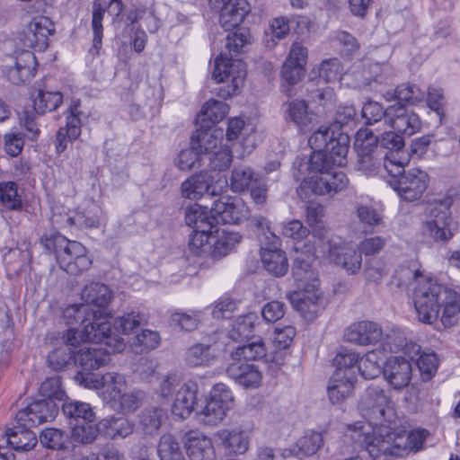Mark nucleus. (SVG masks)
Segmentation results:
<instances>
[{"label": "nucleus", "instance_id": "obj_57", "mask_svg": "<svg viewBox=\"0 0 460 460\" xmlns=\"http://www.w3.org/2000/svg\"><path fill=\"white\" fill-rule=\"evenodd\" d=\"M143 323H146L145 314L131 310L118 316L114 321V327L123 334H129L135 332Z\"/></svg>", "mask_w": 460, "mask_h": 460}, {"label": "nucleus", "instance_id": "obj_20", "mask_svg": "<svg viewBox=\"0 0 460 460\" xmlns=\"http://www.w3.org/2000/svg\"><path fill=\"white\" fill-rule=\"evenodd\" d=\"M81 299L89 306L91 312L96 313L98 316L102 315L105 321L109 322L104 310L112 299V292L108 286L99 282L86 285L82 290Z\"/></svg>", "mask_w": 460, "mask_h": 460}, {"label": "nucleus", "instance_id": "obj_45", "mask_svg": "<svg viewBox=\"0 0 460 460\" xmlns=\"http://www.w3.org/2000/svg\"><path fill=\"white\" fill-rule=\"evenodd\" d=\"M323 438L319 432L309 431L293 446L291 452L299 458L314 455L323 446Z\"/></svg>", "mask_w": 460, "mask_h": 460}, {"label": "nucleus", "instance_id": "obj_6", "mask_svg": "<svg viewBox=\"0 0 460 460\" xmlns=\"http://www.w3.org/2000/svg\"><path fill=\"white\" fill-rule=\"evenodd\" d=\"M354 146L358 159L356 169L365 175H375L385 171L384 164L390 158L398 159V154L382 150L378 145V137L367 128H360L355 137Z\"/></svg>", "mask_w": 460, "mask_h": 460}, {"label": "nucleus", "instance_id": "obj_23", "mask_svg": "<svg viewBox=\"0 0 460 460\" xmlns=\"http://www.w3.org/2000/svg\"><path fill=\"white\" fill-rule=\"evenodd\" d=\"M378 345L384 351H402L412 360L420 351V347L415 343L408 342L404 332L397 328L387 329L385 332L382 330V339Z\"/></svg>", "mask_w": 460, "mask_h": 460}, {"label": "nucleus", "instance_id": "obj_47", "mask_svg": "<svg viewBox=\"0 0 460 460\" xmlns=\"http://www.w3.org/2000/svg\"><path fill=\"white\" fill-rule=\"evenodd\" d=\"M259 179V175L252 168L247 165H239L232 171L230 187L234 192L242 193Z\"/></svg>", "mask_w": 460, "mask_h": 460}, {"label": "nucleus", "instance_id": "obj_34", "mask_svg": "<svg viewBox=\"0 0 460 460\" xmlns=\"http://www.w3.org/2000/svg\"><path fill=\"white\" fill-rule=\"evenodd\" d=\"M200 128H197L196 132L191 136V145L193 148L200 155V159L218 149L221 143L220 137L217 136V131L210 130L209 124H199Z\"/></svg>", "mask_w": 460, "mask_h": 460}, {"label": "nucleus", "instance_id": "obj_61", "mask_svg": "<svg viewBox=\"0 0 460 460\" xmlns=\"http://www.w3.org/2000/svg\"><path fill=\"white\" fill-rule=\"evenodd\" d=\"M215 232H217V229L212 232L192 231L188 243L190 252L195 255H201L210 250L211 241L216 238Z\"/></svg>", "mask_w": 460, "mask_h": 460}, {"label": "nucleus", "instance_id": "obj_50", "mask_svg": "<svg viewBox=\"0 0 460 460\" xmlns=\"http://www.w3.org/2000/svg\"><path fill=\"white\" fill-rule=\"evenodd\" d=\"M201 314V311H176L171 314L169 323L174 329L192 332L199 327Z\"/></svg>", "mask_w": 460, "mask_h": 460}, {"label": "nucleus", "instance_id": "obj_22", "mask_svg": "<svg viewBox=\"0 0 460 460\" xmlns=\"http://www.w3.org/2000/svg\"><path fill=\"white\" fill-rule=\"evenodd\" d=\"M234 362L226 368L227 376L235 384L244 388H258L262 381V374L254 364H250L240 359H233Z\"/></svg>", "mask_w": 460, "mask_h": 460}, {"label": "nucleus", "instance_id": "obj_29", "mask_svg": "<svg viewBox=\"0 0 460 460\" xmlns=\"http://www.w3.org/2000/svg\"><path fill=\"white\" fill-rule=\"evenodd\" d=\"M185 447L190 460H215L216 451L211 438L190 431L186 435Z\"/></svg>", "mask_w": 460, "mask_h": 460}, {"label": "nucleus", "instance_id": "obj_37", "mask_svg": "<svg viewBox=\"0 0 460 460\" xmlns=\"http://www.w3.org/2000/svg\"><path fill=\"white\" fill-rule=\"evenodd\" d=\"M134 423L123 416H111L99 421L102 433L111 439L125 438L134 431Z\"/></svg>", "mask_w": 460, "mask_h": 460}, {"label": "nucleus", "instance_id": "obj_15", "mask_svg": "<svg viewBox=\"0 0 460 460\" xmlns=\"http://www.w3.org/2000/svg\"><path fill=\"white\" fill-rule=\"evenodd\" d=\"M209 213L216 224H238L247 218L249 208L241 198L223 196L213 202Z\"/></svg>", "mask_w": 460, "mask_h": 460}, {"label": "nucleus", "instance_id": "obj_18", "mask_svg": "<svg viewBox=\"0 0 460 460\" xmlns=\"http://www.w3.org/2000/svg\"><path fill=\"white\" fill-rule=\"evenodd\" d=\"M250 432L239 427L220 429L214 433V440L229 455L244 454L250 446Z\"/></svg>", "mask_w": 460, "mask_h": 460}, {"label": "nucleus", "instance_id": "obj_31", "mask_svg": "<svg viewBox=\"0 0 460 460\" xmlns=\"http://www.w3.org/2000/svg\"><path fill=\"white\" fill-rule=\"evenodd\" d=\"M198 393V385L194 381L184 383L177 391L172 403L173 415L184 420L194 410Z\"/></svg>", "mask_w": 460, "mask_h": 460}, {"label": "nucleus", "instance_id": "obj_38", "mask_svg": "<svg viewBox=\"0 0 460 460\" xmlns=\"http://www.w3.org/2000/svg\"><path fill=\"white\" fill-rule=\"evenodd\" d=\"M185 223L190 226L193 231L212 232L217 229L214 216L212 214L208 215L206 207L197 204L187 209L185 213Z\"/></svg>", "mask_w": 460, "mask_h": 460}, {"label": "nucleus", "instance_id": "obj_41", "mask_svg": "<svg viewBox=\"0 0 460 460\" xmlns=\"http://www.w3.org/2000/svg\"><path fill=\"white\" fill-rule=\"evenodd\" d=\"M145 394L138 389H129L128 386L120 393L109 406L117 411L131 413L136 411L143 402Z\"/></svg>", "mask_w": 460, "mask_h": 460}, {"label": "nucleus", "instance_id": "obj_42", "mask_svg": "<svg viewBox=\"0 0 460 460\" xmlns=\"http://www.w3.org/2000/svg\"><path fill=\"white\" fill-rule=\"evenodd\" d=\"M332 260L344 268L349 273L354 274L360 268L362 263V253L353 248H334L330 252Z\"/></svg>", "mask_w": 460, "mask_h": 460}, {"label": "nucleus", "instance_id": "obj_17", "mask_svg": "<svg viewBox=\"0 0 460 460\" xmlns=\"http://www.w3.org/2000/svg\"><path fill=\"white\" fill-rule=\"evenodd\" d=\"M54 31V25L46 17L33 19L19 36L23 49L43 51L49 45V36Z\"/></svg>", "mask_w": 460, "mask_h": 460}, {"label": "nucleus", "instance_id": "obj_1", "mask_svg": "<svg viewBox=\"0 0 460 460\" xmlns=\"http://www.w3.org/2000/svg\"><path fill=\"white\" fill-rule=\"evenodd\" d=\"M414 306L419 321L433 324L438 319L439 309L443 307L440 323L445 328L457 323L460 313V295L429 278L419 280L414 289Z\"/></svg>", "mask_w": 460, "mask_h": 460}, {"label": "nucleus", "instance_id": "obj_44", "mask_svg": "<svg viewBox=\"0 0 460 460\" xmlns=\"http://www.w3.org/2000/svg\"><path fill=\"white\" fill-rule=\"evenodd\" d=\"M246 341V344L237 347L232 352L231 357L233 359H240V361L243 359L247 362L249 360H258L266 356L267 348L261 338L252 337Z\"/></svg>", "mask_w": 460, "mask_h": 460}, {"label": "nucleus", "instance_id": "obj_7", "mask_svg": "<svg viewBox=\"0 0 460 460\" xmlns=\"http://www.w3.org/2000/svg\"><path fill=\"white\" fill-rule=\"evenodd\" d=\"M452 204L453 198L447 196L426 209L424 233L436 242H447L458 231V223L449 212Z\"/></svg>", "mask_w": 460, "mask_h": 460}, {"label": "nucleus", "instance_id": "obj_39", "mask_svg": "<svg viewBox=\"0 0 460 460\" xmlns=\"http://www.w3.org/2000/svg\"><path fill=\"white\" fill-rule=\"evenodd\" d=\"M33 110L37 115H43L48 111H53L63 102V95L60 92H51L43 89L35 90L31 93Z\"/></svg>", "mask_w": 460, "mask_h": 460}, {"label": "nucleus", "instance_id": "obj_53", "mask_svg": "<svg viewBox=\"0 0 460 460\" xmlns=\"http://www.w3.org/2000/svg\"><path fill=\"white\" fill-rule=\"evenodd\" d=\"M81 108V101L74 100L72 101L66 115V127L60 128L67 134L69 141L76 140L81 135V115L82 111Z\"/></svg>", "mask_w": 460, "mask_h": 460}, {"label": "nucleus", "instance_id": "obj_8", "mask_svg": "<svg viewBox=\"0 0 460 460\" xmlns=\"http://www.w3.org/2000/svg\"><path fill=\"white\" fill-rule=\"evenodd\" d=\"M358 409L362 417L375 426L395 424L396 415L393 402L377 385L367 388L358 402Z\"/></svg>", "mask_w": 460, "mask_h": 460}, {"label": "nucleus", "instance_id": "obj_36", "mask_svg": "<svg viewBox=\"0 0 460 460\" xmlns=\"http://www.w3.org/2000/svg\"><path fill=\"white\" fill-rule=\"evenodd\" d=\"M217 352L215 345L196 343L187 349L185 360L191 367H210L216 362Z\"/></svg>", "mask_w": 460, "mask_h": 460}, {"label": "nucleus", "instance_id": "obj_48", "mask_svg": "<svg viewBox=\"0 0 460 460\" xmlns=\"http://www.w3.org/2000/svg\"><path fill=\"white\" fill-rule=\"evenodd\" d=\"M290 31L289 21L287 17H277L270 21L269 28L265 31L263 40L268 49H273L279 40L286 38Z\"/></svg>", "mask_w": 460, "mask_h": 460}, {"label": "nucleus", "instance_id": "obj_63", "mask_svg": "<svg viewBox=\"0 0 460 460\" xmlns=\"http://www.w3.org/2000/svg\"><path fill=\"white\" fill-rule=\"evenodd\" d=\"M232 158V152L229 148L219 146L216 151L208 153L202 162L205 163L208 161V166L211 170L222 172L230 166Z\"/></svg>", "mask_w": 460, "mask_h": 460}, {"label": "nucleus", "instance_id": "obj_24", "mask_svg": "<svg viewBox=\"0 0 460 460\" xmlns=\"http://www.w3.org/2000/svg\"><path fill=\"white\" fill-rule=\"evenodd\" d=\"M344 338L347 341L358 345H376L382 339V328L374 322H358L345 330Z\"/></svg>", "mask_w": 460, "mask_h": 460}, {"label": "nucleus", "instance_id": "obj_9", "mask_svg": "<svg viewBox=\"0 0 460 460\" xmlns=\"http://www.w3.org/2000/svg\"><path fill=\"white\" fill-rule=\"evenodd\" d=\"M245 76V64L241 59H228L224 53L216 58L212 71L213 79L217 83H231L217 89L219 97L226 99L236 94L243 86Z\"/></svg>", "mask_w": 460, "mask_h": 460}, {"label": "nucleus", "instance_id": "obj_14", "mask_svg": "<svg viewBox=\"0 0 460 460\" xmlns=\"http://www.w3.org/2000/svg\"><path fill=\"white\" fill-rule=\"evenodd\" d=\"M75 380L86 388L101 390L102 399L108 405L128 386L125 376L116 372H108L102 376L77 373Z\"/></svg>", "mask_w": 460, "mask_h": 460}, {"label": "nucleus", "instance_id": "obj_54", "mask_svg": "<svg viewBox=\"0 0 460 460\" xmlns=\"http://www.w3.org/2000/svg\"><path fill=\"white\" fill-rule=\"evenodd\" d=\"M0 207L7 210H19L22 207L18 186L13 181L0 182Z\"/></svg>", "mask_w": 460, "mask_h": 460}, {"label": "nucleus", "instance_id": "obj_49", "mask_svg": "<svg viewBox=\"0 0 460 460\" xmlns=\"http://www.w3.org/2000/svg\"><path fill=\"white\" fill-rule=\"evenodd\" d=\"M396 434L397 442L402 446V448H399L400 456H402L407 455L410 451L417 452L422 449L423 443L429 432L426 429H417L410 433L396 432Z\"/></svg>", "mask_w": 460, "mask_h": 460}, {"label": "nucleus", "instance_id": "obj_2", "mask_svg": "<svg viewBox=\"0 0 460 460\" xmlns=\"http://www.w3.org/2000/svg\"><path fill=\"white\" fill-rule=\"evenodd\" d=\"M91 315L92 321L84 318L81 330L69 329L64 333L65 346L71 349L77 348L82 342H94L109 346L111 351H122L126 347L125 341L112 332L111 323L94 312Z\"/></svg>", "mask_w": 460, "mask_h": 460}, {"label": "nucleus", "instance_id": "obj_11", "mask_svg": "<svg viewBox=\"0 0 460 460\" xmlns=\"http://www.w3.org/2000/svg\"><path fill=\"white\" fill-rule=\"evenodd\" d=\"M391 426H375L366 448L373 460H394L401 456L399 448L402 446L398 444L397 434Z\"/></svg>", "mask_w": 460, "mask_h": 460}, {"label": "nucleus", "instance_id": "obj_55", "mask_svg": "<svg viewBox=\"0 0 460 460\" xmlns=\"http://www.w3.org/2000/svg\"><path fill=\"white\" fill-rule=\"evenodd\" d=\"M383 359L374 350L367 352L364 357L358 358V371L366 379H373L382 372Z\"/></svg>", "mask_w": 460, "mask_h": 460}, {"label": "nucleus", "instance_id": "obj_5", "mask_svg": "<svg viewBox=\"0 0 460 460\" xmlns=\"http://www.w3.org/2000/svg\"><path fill=\"white\" fill-rule=\"evenodd\" d=\"M309 266L295 267L293 274L297 282V290L288 295V300L301 316L307 322H313L322 308V296L318 288V281L312 279L313 272L308 270Z\"/></svg>", "mask_w": 460, "mask_h": 460}, {"label": "nucleus", "instance_id": "obj_3", "mask_svg": "<svg viewBox=\"0 0 460 460\" xmlns=\"http://www.w3.org/2000/svg\"><path fill=\"white\" fill-rule=\"evenodd\" d=\"M403 167L404 162L400 159L385 161L384 168L390 177L387 182L402 199L408 202L418 200L426 191L429 177L422 170L413 168L404 171Z\"/></svg>", "mask_w": 460, "mask_h": 460}, {"label": "nucleus", "instance_id": "obj_33", "mask_svg": "<svg viewBox=\"0 0 460 460\" xmlns=\"http://www.w3.org/2000/svg\"><path fill=\"white\" fill-rule=\"evenodd\" d=\"M249 12L250 5L246 0H227L220 12V24L226 31H230L243 22Z\"/></svg>", "mask_w": 460, "mask_h": 460}, {"label": "nucleus", "instance_id": "obj_27", "mask_svg": "<svg viewBox=\"0 0 460 460\" xmlns=\"http://www.w3.org/2000/svg\"><path fill=\"white\" fill-rule=\"evenodd\" d=\"M106 347H85L75 353L74 360L83 369L80 373L88 374L87 372L106 365L110 361V354L117 352L111 351L109 346Z\"/></svg>", "mask_w": 460, "mask_h": 460}, {"label": "nucleus", "instance_id": "obj_43", "mask_svg": "<svg viewBox=\"0 0 460 460\" xmlns=\"http://www.w3.org/2000/svg\"><path fill=\"white\" fill-rule=\"evenodd\" d=\"M228 113V106L222 101L208 100L202 107L197 117L196 122L199 124H209L210 127L221 121Z\"/></svg>", "mask_w": 460, "mask_h": 460}, {"label": "nucleus", "instance_id": "obj_26", "mask_svg": "<svg viewBox=\"0 0 460 460\" xmlns=\"http://www.w3.org/2000/svg\"><path fill=\"white\" fill-rule=\"evenodd\" d=\"M412 367L410 361L402 357H391L383 367L385 380L394 388L407 386L411 378Z\"/></svg>", "mask_w": 460, "mask_h": 460}, {"label": "nucleus", "instance_id": "obj_56", "mask_svg": "<svg viewBox=\"0 0 460 460\" xmlns=\"http://www.w3.org/2000/svg\"><path fill=\"white\" fill-rule=\"evenodd\" d=\"M374 428L375 425L368 421L367 423L356 422L349 424L347 427L345 438L352 440L355 447H362L366 449Z\"/></svg>", "mask_w": 460, "mask_h": 460}, {"label": "nucleus", "instance_id": "obj_12", "mask_svg": "<svg viewBox=\"0 0 460 460\" xmlns=\"http://www.w3.org/2000/svg\"><path fill=\"white\" fill-rule=\"evenodd\" d=\"M327 170L332 168H316L311 164V158H296L293 164V175L301 187L310 190L316 195L330 194Z\"/></svg>", "mask_w": 460, "mask_h": 460}, {"label": "nucleus", "instance_id": "obj_46", "mask_svg": "<svg viewBox=\"0 0 460 460\" xmlns=\"http://www.w3.org/2000/svg\"><path fill=\"white\" fill-rule=\"evenodd\" d=\"M258 316L254 313H248L236 318L229 331V338L234 341H243L252 338Z\"/></svg>", "mask_w": 460, "mask_h": 460}, {"label": "nucleus", "instance_id": "obj_32", "mask_svg": "<svg viewBox=\"0 0 460 460\" xmlns=\"http://www.w3.org/2000/svg\"><path fill=\"white\" fill-rule=\"evenodd\" d=\"M356 375L335 371L332 376L327 391L332 403H340L349 397L354 389Z\"/></svg>", "mask_w": 460, "mask_h": 460}, {"label": "nucleus", "instance_id": "obj_62", "mask_svg": "<svg viewBox=\"0 0 460 460\" xmlns=\"http://www.w3.org/2000/svg\"><path fill=\"white\" fill-rule=\"evenodd\" d=\"M335 371H341L347 375H355V367H358V355L352 349L341 348L333 359Z\"/></svg>", "mask_w": 460, "mask_h": 460}, {"label": "nucleus", "instance_id": "obj_35", "mask_svg": "<svg viewBox=\"0 0 460 460\" xmlns=\"http://www.w3.org/2000/svg\"><path fill=\"white\" fill-rule=\"evenodd\" d=\"M32 426L17 423L5 431L6 442L15 450L29 451L37 444V437L30 429Z\"/></svg>", "mask_w": 460, "mask_h": 460}, {"label": "nucleus", "instance_id": "obj_59", "mask_svg": "<svg viewBox=\"0 0 460 460\" xmlns=\"http://www.w3.org/2000/svg\"><path fill=\"white\" fill-rule=\"evenodd\" d=\"M324 216V208L317 202H309L305 208V221L312 228L314 234L320 238L323 236L324 226L323 217Z\"/></svg>", "mask_w": 460, "mask_h": 460}, {"label": "nucleus", "instance_id": "obj_40", "mask_svg": "<svg viewBox=\"0 0 460 460\" xmlns=\"http://www.w3.org/2000/svg\"><path fill=\"white\" fill-rule=\"evenodd\" d=\"M384 96L387 101L397 100L399 105L402 102L416 105L425 100L426 92L416 84H403L397 86L394 92H386Z\"/></svg>", "mask_w": 460, "mask_h": 460}, {"label": "nucleus", "instance_id": "obj_30", "mask_svg": "<svg viewBox=\"0 0 460 460\" xmlns=\"http://www.w3.org/2000/svg\"><path fill=\"white\" fill-rule=\"evenodd\" d=\"M36 58L34 54L23 49L16 57L14 66H10L6 71V77L13 84H21L29 81L34 75Z\"/></svg>", "mask_w": 460, "mask_h": 460}, {"label": "nucleus", "instance_id": "obj_58", "mask_svg": "<svg viewBox=\"0 0 460 460\" xmlns=\"http://www.w3.org/2000/svg\"><path fill=\"white\" fill-rule=\"evenodd\" d=\"M107 5L95 0L93 4L92 28L93 32V47L97 51L102 48L103 28L102 20L107 10Z\"/></svg>", "mask_w": 460, "mask_h": 460}, {"label": "nucleus", "instance_id": "obj_64", "mask_svg": "<svg viewBox=\"0 0 460 460\" xmlns=\"http://www.w3.org/2000/svg\"><path fill=\"white\" fill-rule=\"evenodd\" d=\"M361 114L367 125L380 122L383 119L387 123L390 118L388 108L385 110L379 102L374 101H369L363 105Z\"/></svg>", "mask_w": 460, "mask_h": 460}, {"label": "nucleus", "instance_id": "obj_10", "mask_svg": "<svg viewBox=\"0 0 460 460\" xmlns=\"http://www.w3.org/2000/svg\"><path fill=\"white\" fill-rule=\"evenodd\" d=\"M349 137L348 133L333 130L328 140L327 149L314 151L310 155L311 164L319 168H332L346 164L349 149Z\"/></svg>", "mask_w": 460, "mask_h": 460}, {"label": "nucleus", "instance_id": "obj_51", "mask_svg": "<svg viewBox=\"0 0 460 460\" xmlns=\"http://www.w3.org/2000/svg\"><path fill=\"white\" fill-rule=\"evenodd\" d=\"M64 415L75 421L80 420L93 422L95 420V412L92 406L87 402L70 401L62 404Z\"/></svg>", "mask_w": 460, "mask_h": 460}, {"label": "nucleus", "instance_id": "obj_19", "mask_svg": "<svg viewBox=\"0 0 460 460\" xmlns=\"http://www.w3.org/2000/svg\"><path fill=\"white\" fill-rule=\"evenodd\" d=\"M267 238L270 239V243L261 247L263 267L273 276L282 277L288 272V263L285 252L279 249V238L274 234Z\"/></svg>", "mask_w": 460, "mask_h": 460}, {"label": "nucleus", "instance_id": "obj_13", "mask_svg": "<svg viewBox=\"0 0 460 460\" xmlns=\"http://www.w3.org/2000/svg\"><path fill=\"white\" fill-rule=\"evenodd\" d=\"M234 395L224 384L214 385L206 405L198 412L200 420L207 425H217L221 422L232 407Z\"/></svg>", "mask_w": 460, "mask_h": 460}, {"label": "nucleus", "instance_id": "obj_4", "mask_svg": "<svg viewBox=\"0 0 460 460\" xmlns=\"http://www.w3.org/2000/svg\"><path fill=\"white\" fill-rule=\"evenodd\" d=\"M40 244L46 252L56 253L60 268L68 274L77 275L91 267L92 260L86 255L85 247L78 242L53 234L42 237Z\"/></svg>", "mask_w": 460, "mask_h": 460}, {"label": "nucleus", "instance_id": "obj_16", "mask_svg": "<svg viewBox=\"0 0 460 460\" xmlns=\"http://www.w3.org/2000/svg\"><path fill=\"white\" fill-rule=\"evenodd\" d=\"M58 412V405L51 399L35 400L25 408L20 410L15 415L17 423L22 425L38 426L53 420Z\"/></svg>", "mask_w": 460, "mask_h": 460}, {"label": "nucleus", "instance_id": "obj_60", "mask_svg": "<svg viewBox=\"0 0 460 460\" xmlns=\"http://www.w3.org/2000/svg\"><path fill=\"white\" fill-rule=\"evenodd\" d=\"M40 442L47 448L61 450L66 447L67 435L58 429L46 428L40 434Z\"/></svg>", "mask_w": 460, "mask_h": 460}, {"label": "nucleus", "instance_id": "obj_21", "mask_svg": "<svg viewBox=\"0 0 460 460\" xmlns=\"http://www.w3.org/2000/svg\"><path fill=\"white\" fill-rule=\"evenodd\" d=\"M284 119L292 122L301 132L311 130L314 121L315 114L309 111L306 102L295 99L282 104Z\"/></svg>", "mask_w": 460, "mask_h": 460}, {"label": "nucleus", "instance_id": "obj_28", "mask_svg": "<svg viewBox=\"0 0 460 460\" xmlns=\"http://www.w3.org/2000/svg\"><path fill=\"white\" fill-rule=\"evenodd\" d=\"M214 177L208 172H201L190 176L181 184V194L190 199H199L204 194L217 195L213 186Z\"/></svg>", "mask_w": 460, "mask_h": 460}, {"label": "nucleus", "instance_id": "obj_52", "mask_svg": "<svg viewBox=\"0 0 460 460\" xmlns=\"http://www.w3.org/2000/svg\"><path fill=\"white\" fill-rule=\"evenodd\" d=\"M166 418L167 412L163 408L149 407L140 414L139 423L146 434H152L159 429Z\"/></svg>", "mask_w": 460, "mask_h": 460}, {"label": "nucleus", "instance_id": "obj_25", "mask_svg": "<svg viewBox=\"0 0 460 460\" xmlns=\"http://www.w3.org/2000/svg\"><path fill=\"white\" fill-rule=\"evenodd\" d=\"M388 112L390 127L402 135L410 137L421 127L419 116L402 105H392L388 107Z\"/></svg>", "mask_w": 460, "mask_h": 460}]
</instances>
